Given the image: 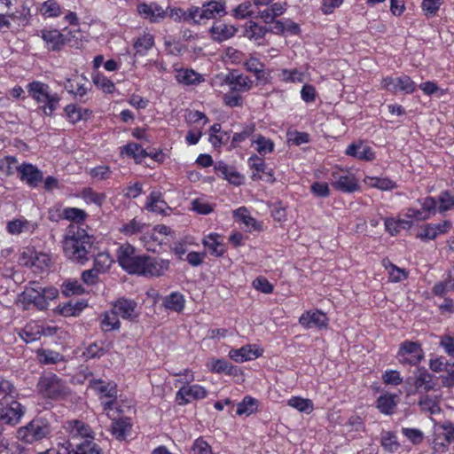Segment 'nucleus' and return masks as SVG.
Instances as JSON below:
<instances>
[{
	"label": "nucleus",
	"instance_id": "nucleus-1",
	"mask_svg": "<svg viewBox=\"0 0 454 454\" xmlns=\"http://www.w3.org/2000/svg\"><path fill=\"white\" fill-rule=\"evenodd\" d=\"M117 262L129 275L145 278H159L169 268V261L153 257L148 254H138L134 246L125 243L117 250Z\"/></svg>",
	"mask_w": 454,
	"mask_h": 454
},
{
	"label": "nucleus",
	"instance_id": "nucleus-2",
	"mask_svg": "<svg viewBox=\"0 0 454 454\" xmlns=\"http://www.w3.org/2000/svg\"><path fill=\"white\" fill-rule=\"evenodd\" d=\"M94 238L78 224H69L63 241L65 255L73 262L84 264L94 257Z\"/></svg>",
	"mask_w": 454,
	"mask_h": 454
},
{
	"label": "nucleus",
	"instance_id": "nucleus-3",
	"mask_svg": "<svg viewBox=\"0 0 454 454\" xmlns=\"http://www.w3.org/2000/svg\"><path fill=\"white\" fill-rule=\"evenodd\" d=\"M28 96L38 105L43 113L51 116L57 110L60 97L58 93L52 92L47 83L40 81H33L27 85Z\"/></svg>",
	"mask_w": 454,
	"mask_h": 454
},
{
	"label": "nucleus",
	"instance_id": "nucleus-4",
	"mask_svg": "<svg viewBox=\"0 0 454 454\" xmlns=\"http://www.w3.org/2000/svg\"><path fill=\"white\" fill-rule=\"evenodd\" d=\"M64 428L69 434V439L59 443V447L64 449L66 454H71L70 449L77 443L94 442L95 433L85 422L73 419L65 423Z\"/></svg>",
	"mask_w": 454,
	"mask_h": 454
},
{
	"label": "nucleus",
	"instance_id": "nucleus-5",
	"mask_svg": "<svg viewBox=\"0 0 454 454\" xmlns=\"http://www.w3.org/2000/svg\"><path fill=\"white\" fill-rule=\"evenodd\" d=\"M37 387L44 397L52 400H63L71 393L67 381L54 373H48L41 377Z\"/></svg>",
	"mask_w": 454,
	"mask_h": 454
},
{
	"label": "nucleus",
	"instance_id": "nucleus-6",
	"mask_svg": "<svg viewBox=\"0 0 454 454\" xmlns=\"http://www.w3.org/2000/svg\"><path fill=\"white\" fill-rule=\"evenodd\" d=\"M51 434V428L43 419L32 420L27 426L20 427L18 431V437L26 443H33L47 437Z\"/></svg>",
	"mask_w": 454,
	"mask_h": 454
},
{
	"label": "nucleus",
	"instance_id": "nucleus-7",
	"mask_svg": "<svg viewBox=\"0 0 454 454\" xmlns=\"http://www.w3.org/2000/svg\"><path fill=\"white\" fill-rule=\"evenodd\" d=\"M19 262L23 266L35 268L40 271H44L50 268L51 258L47 253L37 251L34 247H27L21 252Z\"/></svg>",
	"mask_w": 454,
	"mask_h": 454
},
{
	"label": "nucleus",
	"instance_id": "nucleus-8",
	"mask_svg": "<svg viewBox=\"0 0 454 454\" xmlns=\"http://www.w3.org/2000/svg\"><path fill=\"white\" fill-rule=\"evenodd\" d=\"M24 407L14 398L0 403V421L7 425H16L24 415Z\"/></svg>",
	"mask_w": 454,
	"mask_h": 454
},
{
	"label": "nucleus",
	"instance_id": "nucleus-9",
	"mask_svg": "<svg viewBox=\"0 0 454 454\" xmlns=\"http://www.w3.org/2000/svg\"><path fill=\"white\" fill-rule=\"evenodd\" d=\"M90 387L99 395L104 413H106L109 419H112L111 411L114 409V387L100 380L90 381Z\"/></svg>",
	"mask_w": 454,
	"mask_h": 454
},
{
	"label": "nucleus",
	"instance_id": "nucleus-10",
	"mask_svg": "<svg viewBox=\"0 0 454 454\" xmlns=\"http://www.w3.org/2000/svg\"><path fill=\"white\" fill-rule=\"evenodd\" d=\"M400 361L411 365H417L424 358V351L418 341H403L398 351Z\"/></svg>",
	"mask_w": 454,
	"mask_h": 454
},
{
	"label": "nucleus",
	"instance_id": "nucleus-11",
	"mask_svg": "<svg viewBox=\"0 0 454 454\" xmlns=\"http://www.w3.org/2000/svg\"><path fill=\"white\" fill-rule=\"evenodd\" d=\"M382 85L387 90L393 93L401 91L411 94L413 93L417 88L416 83L406 74L398 77H385L382 80Z\"/></svg>",
	"mask_w": 454,
	"mask_h": 454
},
{
	"label": "nucleus",
	"instance_id": "nucleus-12",
	"mask_svg": "<svg viewBox=\"0 0 454 454\" xmlns=\"http://www.w3.org/2000/svg\"><path fill=\"white\" fill-rule=\"evenodd\" d=\"M207 395V391L202 386L186 384L176 392V402L178 405H185L192 400L204 399Z\"/></svg>",
	"mask_w": 454,
	"mask_h": 454
},
{
	"label": "nucleus",
	"instance_id": "nucleus-13",
	"mask_svg": "<svg viewBox=\"0 0 454 454\" xmlns=\"http://www.w3.org/2000/svg\"><path fill=\"white\" fill-rule=\"evenodd\" d=\"M20 173V178L25 182L29 187H37L43 180V173L35 166L30 163H23L16 167Z\"/></svg>",
	"mask_w": 454,
	"mask_h": 454
},
{
	"label": "nucleus",
	"instance_id": "nucleus-14",
	"mask_svg": "<svg viewBox=\"0 0 454 454\" xmlns=\"http://www.w3.org/2000/svg\"><path fill=\"white\" fill-rule=\"evenodd\" d=\"M436 382L434 376L428 372L425 367H419L414 372L413 386L416 392H429L434 389Z\"/></svg>",
	"mask_w": 454,
	"mask_h": 454
},
{
	"label": "nucleus",
	"instance_id": "nucleus-15",
	"mask_svg": "<svg viewBox=\"0 0 454 454\" xmlns=\"http://www.w3.org/2000/svg\"><path fill=\"white\" fill-rule=\"evenodd\" d=\"M137 11L143 19L148 20L151 23L161 21L167 14L166 11L156 3L139 4L137 6Z\"/></svg>",
	"mask_w": 454,
	"mask_h": 454
},
{
	"label": "nucleus",
	"instance_id": "nucleus-16",
	"mask_svg": "<svg viewBox=\"0 0 454 454\" xmlns=\"http://www.w3.org/2000/svg\"><path fill=\"white\" fill-rule=\"evenodd\" d=\"M21 297L24 302L33 304L40 310L48 308L49 303L44 301V298L42 295V286L35 282L32 283L31 286L26 287Z\"/></svg>",
	"mask_w": 454,
	"mask_h": 454
},
{
	"label": "nucleus",
	"instance_id": "nucleus-17",
	"mask_svg": "<svg viewBox=\"0 0 454 454\" xmlns=\"http://www.w3.org/2000/svg\"><path fill=\"white\" fill-rule=\"evenodd\" d=\"M299 323L306 329L326 328L328 318L326 315L320 311H306L299 318Z\"/></svg>",
	"mask_w": 454,
	"mask_h": 454
},
{
	"label": "nucleus",
	"instance_id": "nucleus-18",
	"mask_svg": "<svg viewBox=\"0 0 454 454\" xmlns=\"http://www.w3.org/2000/svg\"><path fill=\"white\" fill-rule=\"evenodd\" d=\"M137 307V303L134 300L124 297L118 298L115 301V316H120L129 321H135L138 317Z\"/></svg>",
	"mask_w": 454,
	"mask_h": 454
},
{
	"label": "nucleus",
	"instance_id": "nucleus-19",
	"mask_svg": "<svg viewBox=\"0 0 454 454\" xmlns=\"http://www.w3.org/2000/svg\"><path fill=\"white\" fill-rule=\"evenodd\" d=\"M232 91H248L253 86V81L246 75L239 74L237 70L231 71L224 79Z\"/></svg>",
	"mask_w": 454,
	"mask_h": 454
},
{
	"label": "nucleus",
	"instance_id": "nucleus-20",
	"mask_svg": "<svg viewBox=\"0 0 454 454\" xmlns=\"http://www.w3.org/2000/svg\"><path fill=\"white\" fill-rule=\"evenodd\" d=\"M248 165L250 168L254 170L251 176V178L254 181L260 180L262 178L261 174H264L268 176L267 181H274L273 170L271 168H269L264 160L259 157L258 155L253 154L251 157H249Z\"/></svg>",
	"mask_w": 454,
	"mask_h": 454
},
{
	"label": "nucleus",
	"instance_id": "nucleus-21",
	"mask_svg": "<svg viewBox=\"0 0 454 454\" xmlns=\"http://www.w3.org/2000/svg\"><path fill=\"white\" fill-rule=\"evenodd\" d=\"M41 34L42 39L49 50L57 51L65 46L63 29H43L41 31Z\"/></svg>",
	"mask_w": 454,
	"mask_h": 454
},
{
	"label": "nucleus",
	"instance_id": "nucleus-22",
	"mask_svg": "<svg viewBox=\"0 0 454 454\" xmlns=\"http://www.w3.org/2000/svg\"><path fill=\"white\" fill-rule=\"evenodd\" d=\"M37 227L36 223L28 221L24 217L13 219L6 223V231L11 235L33 233Z\"/></svg>",
	"mask_w": 454,
	"mask_h": 454
},
{
	"label": "nucleus",
	"instance_id": "nucleus-23",
	"mask_svg": "<svg viewBox=\"0 0 454 454\" xmlns=\"http://www.w3.org/2000/svg\"><path fill=\"white\" fill-rule=\"evenodd\" d=\"M451 224L449 221H443L438 223L426 224L423 229L418 233L417 237L422 240L434 239L437 236L448 232Z\"/></svg>",
	"mask_w": 454,
	"mask_h": 454
},
{
	"label": "nucleus",
	"instance_id": "nucleus-24",
	"mask_svg": "<svg viewBox=\"0 0 454 454\" xmlns=\"http://www.w3.org/2000/svg\"><path fill=\"white\" fill-rule=\"evenodd\" d=\"M345 153L362 160L371 161L375 159V153L372 148L363 142L349 145L347 147Z\"/></svg>",
	"mask_w": 454,
	"mask_h": 454
},
{
	"label": "nucleus",
	"instance_id": "nucleus-25",
	"mask_svg": "<svg viewBox=\"0 0 454 454\" xmlns=\"http://www.w3.org/2000/svg\"><path fill=\"white\" fill-rule=\"evenodd\" d=\"M225 14V2L223 0H211L202 5L204 20H211L216 18V16L222 17Z\"/></svg>",
	"mask_w": 454,
	"mask_h": 454
},
{
	"label": "nucleus",
	"instance_id": "nucleus-26",
	"mask_svg": "<svg viewBox=\"0 0 454 454\" xmlns=\"http://www.w3.org/2000/svg\"><path fill=\"white\" fill-rule=\"evenodd\" d=\"M221 236L217 233H210L202 239V244L207 247L210 254L221 257L226 252L225 245L219 240Z\"/></svg>",
	"mask_w": 454,
	"mask_h": 454
},
{
	"label": "nucleus",
	"instance_id": "nucleus-27",
	"mask_svg": "<svg viewBox=\"0 0 454 454\" xmlns=\"http://www.w3.org/2000/svg\"><path fill=\"white\" fill-rule=\"evenodd\" d=\"M215 169L218 176L228 180L231 184L235 185L242 184L243 176L232 168H229L223 161H217L215 164Z\"/></svg>",
	"mask_w": 454,
	"mask_h": 454
},
{
	"label": "nucleus",
	"instance_id": "nucleus-28",
	"mask_svg": "<svg viewBox=\"0 0 454 454\" xmlns=\"http://www.w3.org/2000/svg\"><path fill=\"white\" fill-rule=\"evenodd\" d=\"M260 355L259 351L252 348L250 345L243 346L240 348H232L229 352L230 358L237 363L255 359L259 357Z\"/></svg>",
	"mask_w": 454,
	"mask_h": 454
},
{
	"label": "nucleus",
	"instance_id": "nucleus-29",
	"mask_svg": "<svg viewBox=\"0 0 454 454\" xmlns=\"http://www.w3.org/2000/svg\"><path fill=\"white\" fill-rule=\"evenodd\" d=\"M145 208L148 211L162 215L166 213V210L168 209L169 207L163 200L160 192L153 191L147 198Z\"/></svg>",
	"mask_w": 454,
	"mask_h": 454
},
{
	"label": "nucleus",
	"instance_id": "nucleus-30",
	"mask_svg": "<svg viewBox=\"0 0 454 454\" xmlns=\"http://www.w3.org/2000/svg\"><path fill=\"white\" fill-rule=\"evenodd\" d=\"M237 32V28L232 25L225 23H215L210 28V33L215 41L223 42L232 37Z\"/></svg>",
	"mask_w": 454,
	"mask_h": 454
},
{
	"label": "nucleus",
	"instance_id": "nucleus-31",
	"mask_svg": "<svg viewBox=\"0 0 454 454\" xmlns=\"http://www.w3.org/2000/svg\"><path fill=\"white\" fill-rule=\"evenodd\" d=\"M397 395L385 394L378 397L376 407L380 411L386 415H391L397 405Z\"/></svg>",
	"mask_w": 454,
	"mask_h": 454
},
{
	"label": "nucleus",
	"instance_id": "nucleus-32",
	"mask_svg": "<svg viewBox=\"0 0 454 454\" xmlns=\"http://www.w3.org/2000/svg\"><path fill=\"white\" fill-rule=\"evenodd\" d=\"M333 186L343 192H354L359 189V184L353 176L344 175L335 177Z\"/></svg>",
	"mask_w": 454,
	"mask_h": 454
},
{
	"label": "nucleus",
	"instance_id": "nucleus-33",
	"mask_svg": "<svg viewBox=\"0 0 454 454\" xmlns=\"http://www.w3.org/2000/svg\"><path fill=\"white\" fill-rule=\"evenodd\" d=\"M154 46V36L145 33L134 40L133 48L137 55L145 56Z\"/></svg>",
	"mask_w": 454,
	"mask_h": 454
},
{
	"label": "nucleus",
	"instance_id": "nucleus-34",
	"mask_svg": "<svg viewBox=\"0 0 454 454\" xmlns=\"http://www.w3.org/2000/svg\"><path fill=\"white\" fill-rule=\"evenodd\" d=\"M123 153L133 158L137 163H141L145 158L151 155L145 149L137 143H129L121 148V154Z\"/></svg>",
	"mask_w": 454,
	"mask_h": 454
},
{
	"label": "nucleus",
	"instance_id": "nucleus-35",
	"mask_svg": "<svg viewBox=\"0 0 454 454\" xmlns=\"http://www.w3.org/2000/svg\"><path fill=\"white\" fill-rule=\"evenodd\" d=\"M42 325L35 322L27 323L20 333V337L27 343H31L41 338Z\"/></svg>",
	"mask_w": 454,
	"mask_h": 454
},
{
	"label": "nucleus",
	"instance_id": "nucleus-36",
	"mask_svg": "<svg viewBox=\"0 0 454 454\" xmlns=\"http://www.w3.org/2000/svg\"><path fill=\"white\" fill-rule=\"evenodd\" d=\"M132 429L131 419L128 417H115V438L120 441L126 440Z\"/></svg>",
	"mask_w": 454,
	"mask_h": 454
},
{
	"label": "nucleus",
	"instance_id": "nucleus-37",
	"mask_svg": "<svg viewBox=\"0 0 454 454\" xmlns=\"http://www.w3.org/2000/svg\"><path fill=\"white\" fill-rule=\"evenodd\" d=\"M267 33V26H262L250 20L245 27L244 36L247 37L249 40L258 41L262 39Z\"/></svg>",
	"mask_w": 454,
	"mask_h": 454
},
{
	"label": "nucleus",
	"instance_id": "nucleus-38",
	"mask_svg": "<svg viewBox=\"0 0 454 454\" xmlns=\"http://www.w3.org/2000/svg\"><path fill=\"white\" fill-rule=\"evenodd\" d=\"M210 370L216 373H225L227 375L235 376L239 369L229 363L225 359H215L212 362Z\"/></svg>",
	"mask_w": 454,
	"mask_h": 454
},
{
	"label": "nucleus",
	"instance_id": "nucleus-39",
	"mask_svg": "<svg viewBox=\"0 0 454 454\" xmlns=\"http://www.w3.org/2000/svg\"><path fill=\"white\" fill-rule=\"evenodd\" d=\"M176 80L180 83L192 85L200 83L203 78L192 69H181L177 72Z\"/></svg>",
	"mask_w": 454,
	"mask_h": 454
},
{
	"label": "nucleus",
	"instance_id": "nucleus-40",
	"mask_svg": "<svg viewBox=\"0 0 454 454\" xmlns=\"http://www.w3.org/2000/svg\"><path fill=\"white\" fill-rule=\"evenodd\" d=\"M364 182L369 186L381 191H390L396 187V184L388 177L367 176Z\"/></svg>",
	"mask_w": 454,
	"mask_h": 454
},
{
	"label": "nucleus",
	"instance_id": "nucleus-41",
	"mask_svg": "<svg viewBox=\"0 0 454 454\" xmlns=\"http://www.w3.org/2000/svg\"><path fill=\"white\" fill-rule=\"evenodd\" d=\"M37 359L43 364H55L63 361V356L59 352L40 348L36 351Z\"/></svg>",
	"mask_w": 454,
	"mask_h": 454
},
{
	"label": "nucleus",
	"instance_id": "nucleus-42",
	"mask_svg": "<svg viewBox=\"0 0 454 454\" xmlns=\"http://www.w3.org/2000/svg\"><path fill=\"white\" fill-rule=\"evenodd\" d=\"M380 444L386 451L395 452L400 448V443L394 432L383 431L380 435Z\"/></svg>",
	"mask_w": 454,
	"mask_h": 454
},
{
	"label": "nucleus",
	"instance_id": "nucleus-43",
	"mask_svg": "<svg viewBox=\"0 0 454 454\" xmlns=\"http://www.w3.org/2000/svg\"><path fill=\"white\" fill-rule=\"evenodd\" d=\"M164 305L168 309L181 312L184 308V295L178 292H173L165 298Z\"/></svg>",
	"mask_w": 454,
	"mask_h": 454
},
{
	"label": "nucleus",
	"instance_id": "nucleus-44",
	"mask_svg": "<svg viewBox=\"0 0 454 454\" xmlns=\"http://www.w3.org/2000/svg\"><path fill=\"white\" fill-rule=\"evenodd\" d=\"M63 217L67 220L72 221L71 224H78L83 227V222L87 217L84 210L77 207H66L63 210Z\"/></svg>",
	"mask_w": 454,
	"mask_h": 454
},
{
	"label": "nucleus",
	"instance_id": "nucleus-45",
	"mask_svg": "<svg viewBox=\"0 0 454 454\" xmlns=\"http://www.w3.org/2000/svg\"><path fill=\"white\" fill-rule=\"evenodd\" d=\"M258 401L249 395L244 397L242 402L238 403L236 413L239 416L243 414L250 415L257 411Z\"/></svg>",
	"mask_w": 454,
	"mask_h": 454
},
{
	"label": "nucleus",
	"instance_id": "nucleus-46",
	"mask_svg": "<svg viewBox=\"0 0 454 454\" xmlns=\"http://www.w3.org/2000/svg\"><path fill=\"white\" fill-rule=\"evenodd\" d=\"M288 405L296 409L301 412L309 414L312 412L314 405L310 399L302 398L300 396H293L288 400Z\"/></svg>",
	"mask_w": 454,
	"mask_h": 454
},
{
	"label": "nucleus",
	"instance_id": "nucleus-47",
	"mask_svg": "<svg viewBox=\"0 0 454 454\" xmlns=\"http://www.w3.org/2000/svg\"><path fill=\"white\" fill-rule=\"evenodd\" d=\"M92 82L96 87L105 93H112L114 91V83L110 79L98 71L92 74Z\"/></svg>",
	"mask_w": 454,
	"mask_h": 454
},
{
	"label": "nucleus",
	"instance_id": "nucleus-48",
	"mask_svg": "<svg viewBox=\"0 0 454 454\" xmlns=\"http://www.w3.org/2000/svg\"><path fill=\"white\" fill-rule=\"evenodd\" d=\"M65 46L78 48L81 43L82 33L77 27H65L64 29Z\"/></svg>",
	"mask_w": 454,
	"mask_h": 454
},
{
	"label": "nucleus",
	"instance_id": "nucleus-49",
	"mask_svg": "<svg viewBox=\"0 0 454 454\" xmlns=\"http://www.w3.org/2000/svg\"><path fill=\"white\" fill-rule=\"evenodd\" d=\"M15 396V387L8 380L0 376V403L8 402Z\"/></svg>",
	"mask_w": 454,
	"mask_h": 454
},
{
	"label": "nucleus",
	"instance_id": "nucleus-50",
	"mask_svg": "<svg viewBox=\"0 0 454 454\" xmlns=\"http://www.w3.org/2000/svg\"><path fill=\"white\" fill-rule=\"evenodd\" d=\"M87 307L84 301L68 302L60 307L59 312L65 317H76Z\"/></svg>",
	"mask_w": 454,
	"mask_h": 454
},
{
	"label": "nucleus",
	"instance_id": "nucleus-51",
	"mask_svg": "<svg viewBox=\"0 0 454 454\" xmlns=\"http://www.w3.org/2000/svg\"><path fill=\"white\" fill-rule=\"evenodd\" d=\"M247 71L254 73L257 80L264 77V65L256 58H250L244 63Z\"/></svg>",
	"mask_w": 454,
	"mask_h": 454
},
{
	"label": "nucleus",
	"instance_id": "nucleus-52",
	"mask_svg": "<svg viewBox=\"0 0 454 454\" xmlns=\"http://www.w3.org/2000/svg\"><path fill=\"white\" fill-rule=\"evenodd\" d=\"M145 226V223H142L134 218L128 223L122 224L121 227L119 228V231L125 236H132L138 232H142Z\"/></svg>",
	"mask_w": 454,
	"mask_h": 454
},
{
	"label": "nucleus",
	"instance_id": "nucleus-53",
	"mask_svg": "<svg viewBox=\"0 0 454 454\" xmlns=\"http://www.w3.org/2000/svg\"><path fill=\"white\" fill-rule=\"evenodd\" d=\"M40 12L46 17H58L61 14V7L55 0H47L42 4Z\"/></svg>",
	"mask_w": 454,
	"mask_h": 454
},
{
	"label": "nucleus",
	"instance_id": "nucleus-54",
	"mask_svg": "<svg viewBox=\"0 0 454 454\" xmlns=\"http://www.w3.org/2000/svg\"><path fill=\"white\" fill-rule=\"evenodd\" d=\"M65 89L68 93L74 95L75 97L82 98L86 95L88 88L84 83H82L74 80H67L65 84Z\"/></svg>",
	"mask_w": 454,
	"mask_h": 454
},
{
	"label": "nucleus",
	"instance_id": "nucleus-55",
	"mask_svg": "<svg viewBox=\"0 0 454 454\" xmlns=\"http://www.w3.org/2000/svg\"><path fill=\"white\" fill-rule=\"evenodd\" d=\"M84 288L79 283L78 280H68L63 283L62 285V294L65 296H71L74 294H82L84 293Z\"/></svg>",
	"mask_w": 454,
	"mask_h": 454
},
{
	"label": "nucleus",
	"instance_id": "nucleus-56",
	"mask_svg": "<svg viewBox=\"0 0 454 454\" xmlns=\"http://www.w3.org/2000/svg\"><path fill=\"white\" fill-rule=\"evenodd\" d=\"M383 264L385 268L388 270L390 278L394 282H399L407 278V274L405 270L398 268L395 264H393L390 261H383Z\"/></svg>",
	"mask_w": 454,
	"mask_h": 454
},
{
	"label": "nucleus",
	"instance_id": "nucleus-57",
	"mask_svg": "<svg viewBox=\"0 0 454 454\" xmlns=\"http://www.w3.org/2000/svg\"><path fill=\"white\" fill-rule=\"evenodd\" d=\"M418 404L422 411H429L431 414H436L441 411L437 402L427 395L419 398Z\"/></svg>",
	"mask_w": 454,
	"mask_h": 454
},
{
	"label": "nucleus",
	"instance_id": "nucleus-58",
	"mask_svg": "<svg viewBox=\"0 0 454 454\" xmlns=\"http://www.w3.org/2000/svg\"><path fill=\"white\" fill-rule=\"evenodd\" d=\"M402 434L413 444L417 445L423 442L424 434L418 428L403 427Z\"/></svg>",
	"mask_w": 454,
	"mask_h": 454
},
{
	"label": "nucleus",
	"instance_id": "nucleus-59",
	"mask_svg": "<svg viewBox=\"0 0 454 454\" xmlns=\"http://www.w3.org/2000/svg\"><path fill=\"white\" fill-rule=\"evenodd\" d=\"M112 262L108 254L101 253L95 257L93 268L98 272H104L110 268Z\"/></svg>",
	"mask_w": 454,
	"mask_h": 454
},
{
	"label": "nucleus",
	"instance_id": "nucleus-60",
	"mask_svg": "<svg viewBox=\"0 0 454 454\" xmlns=\"http://www.w3.org/2000/svg\"><path fill=\"white\" fill-rule=\"evenodd\" d=\"M437 204L440 212L450 210L454 207V197L449 192H443L440 194Z\"/></svg>",
	"mask_w": 454,
	"mask_h": 454
},
{
	"label": "nucleus",
	"instance_id": "nucleus-61",
	"mask_svg": "<svg viewBox=\"0 0 454 454\" xmlns=\"http://www.w3.org/2000/svg\"><path fill=\"white\" fill-rule=\"evenodd\" d=\"M105 353L103 344L91 343L82 352V356L85 359H92L100 357Z\"/></svg>",
	"mask_w": 454,
	"mask_h": 454
},
{
	"label": "nucleus",
	"instance_id": "nucleus-62",
	"mask_svg": "<svg viewBox=\"0 0 454 454\" xmlns=\"http://www.w3.org/2000/svg\"><path fill=\"white\" fill-rule=\"evenodd\" d=\"M442 3L443 0H423L421 7L426 16L433 17L436 14Z\"/></svg>",
	"mask_w": 454,
	"mask_h": 454
},
{
	"label": "nucleus",
	"instance_id": "nucleus-63",
	"mask_svg": "<svg viewBox=\"0 0 454 454\" xmlns=\"http://www.w3.org/2000/svg\"><path fill=\"white\" fill-rule=\"evenodd\" d=\"M192 454H213L211 446L202 438H197L192 446Z\"/></svg>",
	"mask_w": 454,
	"mask_h": 454
},
{
	"label": "nucleus",
	"instance_id": "nucleus-64",
	"mask_svg": "<svg viewBox=\"0 0 454 454\" xmlns=\"http://www.w3.org/2000/svg\"><path fill=\"white\" fill-rule=\"evenodd\" d=\"M82 197L87 203H94L98 206H101L105 199L103 194L97 193L90 188L84 189Z\"/></svg>",
	"mask_w": 454,
	"mask_h": 454
}]
</instances>
